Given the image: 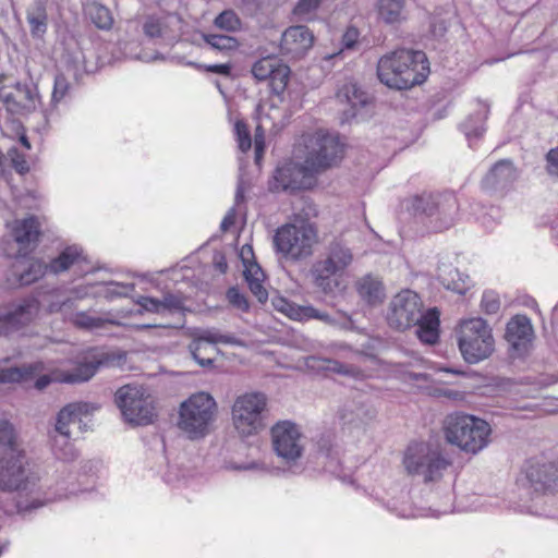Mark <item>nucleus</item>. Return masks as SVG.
<instances>
[{
    "label": "nucleus",
    "instance_id": "f257e3e1",
    "mask_svg": "<svg viewBox=\"0 0 558 558\" xmlns=\"http://www.w3.org/2000/svg\"><path fill=\"white\" fill-rule=\"evenodd\" d=\"M429 63L421 50L398 49L383 56L377 63L378 80L395 89H409L427 78Z\"/></svg>",
    "mask_w": 558,
    "mask_h": 558
},
{
    "label": "nucleus",
    "instance_id": "f03ea898",
    "mask_svg": "<svg viewBox=\"0 0 558 558\" xmlns=\"http://www.w3.org/2000/svg\"><path fill=\"white\" fill-rule=\"evenodd\" d=\"M402 207L415 219L430 220V229L439 232L450 228L458 209V201L451 193H422L402 201Z\"/></svg>",
    "mask_w": 558,
    "mask_h": 558
},
{
    "label": "nucleus",
    "instance_id": "7ed1b4c3",
    "mask_svg": "<svg viewBox=\"0 0 558 558\" xmlns=\"http://www.w3.org/2000/svg\"><path fill=\"white\" fill-rule=\"evenodd\" d=\"M446 440L465 453L476 454L489 444V424L474 415L452 413L444 425Z\"/></svg>",
    "mask_w": 558,
    "mask_h": 558
},
{
    "label": "nucleus",
    "instance_id": "20e7f679",
    "mask_svg": "<svg viewBox=\"0 0 558 558\" xmlns=\"http://www.w3.org/2000/svg\"><path fill=\"white\" fill-rule=\"evenodd\" d=\"M216 412V401L209 393H194L180 404L178 428L192 440L203 438L209 433Z\"/></svg>",
    "mask_w": 558,
    "mask_h": 558
},
{
    "label": "nucleus",
    "instance_id": "39448f33",
    "mask_svg": "<svg viewBox=\"0 0 558 558\" xmlns=\"http://www.w3.org/2000/svg\"><path fill=\"white\" fill-rule=\"evenodd\" d=\"M494 337L487 322L481 317L463 320L458 333V345L465 362L476 364L494 352Z\"/></svg>",
    "mask_w": 558,
    "mask_h": 558
},
{
    "label": "nucleus",
    "instance_id": "423d86ee",
    "mask_svg": "<svg viewBox=\"0 0 558 558\" xmlns=\"http://www.w3.org/2000/svg\"><path fill=\"white\" fill-rule=\"evenodd\" d=\"M316 242V229L308 222H303L301 226L284 225L277 230L274 236V245L277 252L282 253L286 259L293 262L312 256L313 246Z\"/></svg>",
    "mask_w": 558,
    "mask_h": 558
},
{
    "label": "nucleus",
    "instance_id": "0eeeda50",
    "mask_svg": "<svg viewBox=\"0 0 558 558\" xmlns=\"http://www.w3.org/2000/svg\"><path fill=\"white\" fill-rule=\"evenodd\" d=\"M403 464L409 474L422 475L427 483L439 480L450 462L427 444L412 442L407 448Z\"/></svg>",
    "mask_w": 558,
    "mask_h": 558
},
{
    "label": "nucleus",
    "instance_id": "6e6552de",
    "mask_svg": "<svg viewBox=\"0 0 558 558\" xmlns=\"http://www.w3.org/2000/svg\"><path fill=\"white\" fill-rule=\"evenodd\" d=\"M266 405L267 398L260 392L238 397L232 408V420L236 430L243 436H251L263 429Z\"/></svg>",
    "mask_w": 558,
    "mask_h": 558
},
{
    "label": "nucleus",
    "instance_id": "1a4fd4ad",
    "mask_svg": "<svg viewBox=\"0 0 558 558\" xmlns=\"http://www.w3.org/2000/svg\"><path fill=\"white\" fill-rule=\"evenodd\" d=\"M114 400L129 423L147 425L153 422V400L149 395H145L142 387L125 385L117 390Z\"/></svg>",
    "mask_w": 558,
    "mask_h": 558
},
{
    "label": "nucleus",
    "instance_id": "9d476101",
    "mask_svg": "<svg viewBox=\"0 0 558 558\" xmlns=\"http://www.w3.org/2000/svg\"><path fill=\"white\" fill-rule=\"evenodd\" d=\"M423 302L412 290H403L396 294L388 306V325L397 331H405L422 318Z\"/></svg>",
    "mask_w": 558,
    "mask_h": 558
},
{
    "label": "nucleus",
    "instance_id": "9b49d317",
    "mask_svg": "<svg viewBox=\"0 0 558 558\" xmlns=\"http://www.w3.org/2000/svg\"><path fill=\"white\" fill-rule=\"evenodd\" d=\"M39 302L26 298L0 305V337H8L29 325L39 313Z\"/></svg>",
    "mask_w": 558,
    "mask_h": 558
},
{
    "label": "nucleus",
    "instance_id": "f8f14e48",
    "mask_svg": "<svg viewBox=\"0 0 558 558\" xmlns=\"http://www.w3.org/2000/svg\"><path fill=\"white\" fill-rule=\"evenodd\" d=\"M39 96L32 83L16 82L0 88V101L5 111L13 117H24L36 110Z\"/></svg>",
    "mask_w": 558,
    "mask_h": 558
},
{
    "label": "nucleus",
    "instance_id": "ddd939ff",
    "mask_svg": "<svg viewBox=\"0 0 558 558\" xmlns=\"http://www.w3.org/2000/svg\"><path fill=\"white\" fill-rule=\"evenodd\" d=\"M121 356L90 347L76 354L72 360V384L92 379L100 367H111L119 363Z\"/></svg>",
    "mask_w": 558,
    "mask_h": 558
},
{
    "label": "nucleus",
    "instance_id": "4468645a",
    "mask_svg": "<svg viewBox=\"0 0 558 558\" xmlns=\"http://www.w3.org/2000/svg\"><path fill=\"white\" fill-rule=\"evenodd\" d=\"M343 157V144L338 135L317 132L315 143L306 156L316 173L336 166Z\"/></svg>",
    "mask_w": 558,
    "mask_h": 558
},
{
    "label": "nucleus",
    "instance_id": "2eb2a0df",
    "mask_svg": "<svg viewBox=\"0 0 558 558\" xmlns=\"http://www.w3.org/2000/svg\"><path fill=\"white\" fill-rule=\"evenodd\" d=\"M316 174L314 169L306 163V159L303 163L288 161L277 167L274 180L277 190L294 193L311 189L316 182Z\"/></svg>",
    "mask_w": 558,
    "mask_h": 558
},
{
    "label": "nucleus",
    "instance_id": "dca6fc26",
    "mask_svg": "<svg viewBox=\"0 0 558 558\" xmlns=\"http://www.w3.org/2000/svg\"><path fill=\"white\" fill-rule=\"evenodd\" d=\"M26 459L22 450L7 451L0 457V489L12 492L26 489L32 481L31 473L26 469Z\"/></svg>",
    "mask_w": 558,
    "mask_h": 558
},
{
    "label": "nucleus",
    "instance_id": "f3484780",
    "mask_svg": "<svg viewBox=\"0 0 558 558\" xmlns=\"http://www.w3.org/2000/svg\"><path fill=\"white\" fill-rule=\"evenodd\" d=\"M39 235V222L35 217L15 220L9 235L8 247L3 251L9 257L25 256L36 247Z\"/></svg>",
    "mask_w": 558,
    "mask_h": 558
},
{
    "label": "nucleus",
    "instance_id": "a211bd4d",
    "mask_svg": "<svg viewBox=\"0 0 558 558\" xmlns=\"http://www.w3.org/2000/svg\"><path fill=\"white\" fill-rule=\"evenodd\" d=\"M505 339L509 344V355L512 359L526 356L533 345L534 329L526 315L513 316L506 326Z\"/></svg>",
    "mask_w": 558,
    "mask_h": 558
},
{
    "label": "nucleus",
    "instance_id": "6ab92c4d",
    "mask_svg": "<svg viewBox=\"0 0 558 558\" xmlns=\"http://www.w3.org/2000/svg\"><path fill=\"white\" fill-rule=\"evenodd\" d=\"M272 446L276 453L287 462L295 461L302 454L299 445L300 432L298 426L289 421L277 423L271 428Z\"/></svg>",
    "mask_w": 558,
    "mask_h": 558
},
{
    "label": "nucleus",
    "instance_id": "aec40b11",
    "mask_svg": "<svg viewBox=\"0 0 558 558\" xmlns=\"http://www.w3.org/2000/svg\"><path fill=\"white\" fill-rule=\"evenodd\" d=\"M525 481L535 494H551L558 490V468L553 462L529 461Z\"/></svg>",
    "mask_w": 558,
    "mask_h": 558
},
{
    "label": "nucleus",
    "instance_id": "412c9836",
    "mask_svg": "<svg viewBox=\"0 0 558 558\" xmlns=\"http://www.w3.org/2000/svg\"><path fill=\"white\" fill-rule=\"evenodd\" d=\"M313 32L305 25H294L283 32L280 51L291 59H300L313 47Z\"/></svg>",
    "mask_w": 558,
    "mask_h": 558
},
{
    "label": "nucleus",
    "instance_id": "4be33fe9",
    "mask_svg": "<svg viewBox=\"0 0 558 558\" xmlns=\"http://www.w3.org/2000/svg\"><path fill=\"white\" fill-rule=\"evenodd\" d=\"M336 98L343 106L341 122H351L357 118L361 110L364 109L369 101L368 95L363 92L356 83L350 82L340 87Z\"/></svg>",
    "mask_w": 558,
    "mask_h": 558
},
{
    "label": "nucleus",
    "instance_id": "5701e85b",
    "mask_svg": "<svg viewBox=\"0 0 558 558\" xmlns=\"http://www.w3.org/2000/svg\"><path fill=\"white\" fill-rule=\"evenodd\" d=\"M517 179V170L509 159L497 161L482 180V187L490 193L504 194Z\"/></svg>",
    "mask_w": 558,
    "mask_h": 558
},
{
    "label": "nucleus",
    "instance_id": "b1692460",
    "mask_svg": "<svg viewBox=\"0 0 558 558\" xmlns=\"http://www.w3.org/2000/svg\"><path fill=\"white\" fill-rule=\"evenodd\" d=\"M271 305L278 312L286 314L291 319H308V318H317L325 323H331V317L325 313L319 312L313 306H301L293 302H290L288 299L281 295H274L271 298Z\"/></svg>",
    "mask_w": 558,
    "mask_h": 558
},
{
    "label": "nucleus",
    "instance_id": "393cba45",
    "mask_svg": "<svg viewBox=\"0 0 558 558\" xmlns=\"http://www.w3.org/2000/svg\"><path fill=\"white\" fill-rule=\"evenodd\" d=\"M245 246L242 248L241 258L244 264L243 277L248 286L252 294L257 299L260 304H265L268 300V292L265 289L263 281L265 274L262 267L255 262H250L245 256Z\"/></svg>",
    "mask_w": 558,
    "mask_h": 558
},
{
    "label": "nucleus",
    "instance_id": "a878e982",
    "mask_svg": "<svg viewBox=\"0 0 558 558\" xmlns=\"http://www.w3.org/2000/svg\"><path fill=\"white\" fill-rule=\"evenodd\" d=\"M360 298L371 306L381 304L386 299L385 284L378 276L367 274L356 281Z\"/></svg>",
    "mask_w": 558,
    "mask_h": 558
},
{
    "label": "nucleus",
    "instance_id": "bb28decb",
    "mask_svg": "<svg viewBox=\"0 0 558 558\" xmlns=\"http://www.w3.org/2000/svg\"><path fill=\"white\" fill-rule=\"evenodd\" d=\"M440 312L437 307H430L425 313L422 312L415 333L417 338L425 344L433 345L439 340Z\"/></svg>",
    "mask_w": 558,
    "mask_h": 558
},
{
    "label": "nucleus",
    "instance_id": "cd10ccee",
    "mask_svg": "<svg viewBox=\"0 0 558 558\" xmlns=\"http://www.w3.org/2000/svg\"><path fill=\"white\" fill-rule=\"evenodd\" d=\"M313 284L324 293H331L339 282L336 275L340 274L335 266L328 265L324 259L313 264L310 270Z\"/></svg>",
    "mask_w": 558,
    "mask_h": 558
},
{
    "label": "nucleus",
    "instance_id": "c85d7f7f",
    "mask_svg": "<svg viewBox=\"0 0 558 558\" xmlns=\"http://www.w3.org/2000/svg\"><path fill=\"white\" fill-rule=\"evenodd\" d=\"M46 274L45 264L38 259L16 260L13 265V275L21 286H28Z\"/></svg>",
    "mask_w": 558,
    "mask_h": 558
},
{
    "label": "nucleus",
    "instance_id": "c756f323",
    "mask_svg": "<svg viewBox=\"0 0 558 558\" xmlns=\"http://www.w3.org/2000/svg\"><path fill=\"white\" fill-rule=\"evenodd\" d=\"M43 369L44 364L41 362L0 368V384L27 383L40 374Z\"/></svg>",
    "mask_w": 558,
    "mask_h": 558
},
{
    "label": "nucleus",
    "instance_id": "7c9ffc66",
    "mask_svg": "<svg viewBox=\"0 0 558 558\" xmlns=\"http://www.w3.org/2000/svg\"><path fill=\"white\" fill-rule=\"evenodd\" d=\"M83 12L98 29L110 31L114 20L111 11L97 1H86L83 3Z\"/></svg>",
    "mask_w": 558,
    "mask_h": 558
},
{
    "label": "nucleus",
    "instance_id": "2f4dec72",
    "mask_svg": "<svg viewBox=\"0 0 558 558\" xmlns=\"http://www.w3.org/2000/svg\"><path fill=\"white\" fill-rule=\"evenodd\" d=\"M438 280L447 290L458 294H464L470 289L469 276L457 268L439 269Z\"/></svg>",
    "mask_w": 558,
    "mask_h": 558
},
{
    "label": "nucleus",
    "instance_id": "473e14b6",
    "mask_svg": "<svg viewBox=\"0 0 558 558\" xmlns=\"http://www.w3.org/2000/svg\"><path fill=\"white\" fill-rule=\"evenodd\" d=\"M26 20L29 24L31 34L39 37L47 31V12L45 4L35 0L26 10Z\"/></svg>",
    "mask_w": 558,
    "mask_h": 558
},
{
    "label": "nucleus",
    "instance_id": "72a5a7b5",
    "mask_svg": "<svg viewBox=\"0 0 558 558\" xmlns=\"http://www.w3.org/2000/svg\"><path fill=\"white\" fill-rule=\"evenodd\" d=\"M404 0H378V17L386 24L401 23L404 16Z\"/></svg>",
    "mask_w": 558,
    "mask_h": 558
},
{
    "label": "nucleus",
    "instance_id": "f704fd0d",
    "mask_svg": "<svg viewBox=\"0 0 558 558\" xmlns=\"http://www.w3.org/2000/svg\"><path fill=\"white\" fill-rule=\"evenodd\" d=\"M351 250L339 241H332L327 248V256L324 259L328 265L341 274L352 262Z\"/></svg>",
    "mask_w": 558,
    "mask_h": 558
},
{
    "label": "nucleus",
    "instance_id": "c9c22d12",
    "mask_svg": "<svg viewBox=\"0 0 558 558\" xmlns=\"http://www.w3.org/2000/svg\"><path fill=\"white\" fill-rule=\"evenodd\" d=\"M189 351L193 360L201 367H211L214 365L215 355L217 354L218 349L214 345H209V343H206L205 341L195 338L189 344Z\"/></svg>",
    "mask_w": 558,
    "mask_h": 558
},
{
    "label": "nucleus",
    "instance_id": "e433bc0d",
    "mask_svg": "<svg viewBox=\"0 0 558 558\" xmlns=\"http://www.w3.org/2000/svg\"><path fill=\"white\" fill-rule=\"evenodd\" d=\"M204 41L216 51L230 54L238 50L240 43L235 37L222 34H203Z\"/></svg>",
    "mask_w": 558,
    "mask_h": 558
},
{
    "label": "nucleus",
    "instance_id": "4c0bfd02",
    "mask_svg": "<svg viewBox=\"0 0 558 558\" xmlns=\"http://www.w3.org/2000/svg\"><path fill=\"white\" fill-rule=\"evenodd\" d=\"M98 410V407L88 402H72V424L77 423L82 432L90 428L92 415Z\"/></svg>",
    "mask_w": 558,
    "mask_h": 558
},
{
    "label": "nucleus",
    "instance_id": "58836bf2",
    "mask_svg": "<svg viewBox=\"0 0 558 558\" xmlns=\"http://www.w3.org/2000/svg\"><path fill=\"white\" fill-rule=\"evenodd\" d=\"M290 73L291 71L288 65L278 62L269 77V85L275 95L279 96L286 90Z\"/></svg>",
    "mask_w": 558,
    "mask_h": 558
},
{
    "label": "nucleus",
    "instance_id": "ea45409f",
    "mask_svg": "<svg viewBox=\"0 0 558 558\" xmlns=\"http://www.w3.org/2000/svg\"><path fill=\"white\" fill-rule=\"evenodd\" d=\"M214 25L226 32H236L241 28V20L233 10H225L215 17Z\"/></svg>",
    "mask_w": 558,
    "mask_h": 558
},
{
    "label": "nucleus",
    "instance_id": "a19ab883",
    "mask_svg": "<svg viewBox=\"0 0 558 558\" xmlns=\"http://www.w3.org/2000/svg\"><path fill=\"white\" fill-rule=\"evenodd\" d=\"M2 448L10 452H15L19 449L13 425L8 420L0 418V449Z\"/></svg>",
    "mask_w": 558,
    "mask_h": 558
},
{
    "label": "nucleus",
    "instance_id": "79ce46f5",
    "mask_svg": "<svg viewBox=\"0 0 558 558\" xmlns=\"http://www.w3.org/2000/svg\"><path fill=\"white\" fill-rule=\"evenodd\" d=\"M451 17H444L438 14H434L429 19V31L428 34L432 39L440 41L445 38L448 28L450 26Z\"/></svg>",
    "mask_w": 558,
    "mask_h": 558
},
{
    "label": "nucleus",
    "instance_id": "37998d69",
    "mask_svg": "<svg viewBox=\"0 0 558 558\" xmlns=\"http://www.w3.org/2000/svg\"><path fill=\"white\" fill-rule=\"evenodd\" d=\"M278 61L272 58H262L254 62L252 66V74L258 81L269 80Z\"/></svg>",
    "mask_w": 558,
    "mask_h": 558
},
{
    "label": "nucleus",
    "instance_id": "c03bdc74",
    "mask_svg": "<svg viewBox=\"0 0 558 558\" xmlns=\"http://www.w3.org/2000/svg\"><path fill=\"white\" fill-rule=\"evenodd\" d=\"M82 253L80 246L72 244V274L77 272L80 276L94 271V267Z\"/></svg>",
    "mask_w": 558,
    "mask_h": 558
},
{
    "label": "nucleus",
    "instance_id": "a18cd8bd",
    "mask_svg": "<svg viewBox=\"0 0 558 558\" xmlns=\"http://www.w3.org/2000/svg\"><path fill=\"white\" fill-rule=\"evenodd\" d=\"M7 158L11 167L20 174H25L29 171V165L23 151L16 146H12L7 151Z\"/></svg>",
    "mask_w": 558,
    "mask_h": 558
},
{
    "label": "nucleus",
    "instance_id": "49530a36",
    "mask_svg": "<svg viewBox=\"0 0 558 558\" xmlns=\"http://www.w3.org/2000/svg\"><path fill=\"white\" fill-rule=\"evenodd\" d=\"M196 339L205 341L209 343V345H215L217 343L223 344H240L241 341L236 339L232 335H222L214 330H205L203 331Z\"/></svg>",
    "mask_w": 558,
    "mask_h": 558
},
{
    "label": "nucleus",
    "instance_id": "de8ad7c7",
    "mask_svg": "<svg viewBox=\"0 0 558 558\" xmlns=\"http://www.w3.org/2000/svg\"><path fill=\"white\" fill-rule=\"evenodd\" d=\"M226 298L232 307L244 313L250 311V302L238 287H230L226 292Z\"/></svg>",
    "mask_w": 558,
    "mask_h": 558
},
{
    "label": "nucleus",
    "instance_id": "09e8293b",
    "mask_svg": "<svg viewBox=\"0 0 558 558\" xmlns=\"http://www.w3.org/2000/svg\"><path fill=\"white\" fill-rule=\"evenodd\" d=\"M315 364H312V367H317L320 369H325L328 372H332L341 375L351 374L349 365H345L337 360L331 359H313Z\"/></svg>",
    "mask_w": 558,
    "mask_h": 558
},
{
    "label": "nucleus",
    "instance_id": "8fccbe9b",
    "mask_svg": "<svg viewBox=\"0 0 558 558\" xmlns=\"http://www.w3.org/2000/svg\"><path fill=\"white\" fill-rule=\"evenodd\" d=\"M46 272L58 275L70 267V247H65L61 254L53 258L48 265L45 264Z\"/></svg>",
    "mask_w": 558,
    "mask_h": 558
},
{
    "label": "nucleus",
    "instance_id": "3c124183",
    "mask_svg": "<svg viewBox=\"0 0 558 558\" xmlns=\"http://www.w3.org/2000/svg\"><path fill=\"white\" fill-rule=\"evenodd\" d=\"M107 320L100 317L89 316L85 313H78L75 319H72V323L81 328L86 330H93L104 327Z\"/></svg>",
    "mask_w": 558,
    "mask_h": 558
},
{
    "label": "nucleus",
    "instance_id": "603ef678",
    "mask_svg": "<svg viewBox=\"0 0 558 558\" xmlns=\"http://www.w3.org/2000/svg\"><path fill=\"white\" fill-rule=\"evenodd\" d=\"M234 131L240 150L246 153L252 147V138L247 125L243 121H236Z\"/></svg>",
    "mask_w": 558,
    "mask_h": 558
},
{
    "label": "nucleus",
    "instance_id": "864d4df0",
    "mask_svg": "<svg viewBox=\"0 0 558 558\" xmlns=\"http://www.w3.org/2000/svg\"><path fill=\"white\" fill-rule=\"evenodd\" d=\"M51 445L57 454H60V458L66 459L70 454L69 450V439L70 435L65 433L60 434H50Z\"/></svg>",
    "mask_w": 558,
    "mask_h": 558
},
{
    "label": "nucleus",
    "instance_id": "5fc2aeb1",
    "mask_svg": "<svg viewBox=\"0 0 558 558\" xmlns=\"http://www.w3.org/2000/svg\"><path fill=\"white\" fill-rule=\"evenodd\" d=\"M72 72L76 81L80 80L82 74L89 72L86 65V56L81 48L72 51Z\"/></svg>",
    "mask_w": 558,
    "mask_h": 558
},
{
    "label": "nucleus",
    "instance_id": "6e6d98bb",
    "mask_svg": "<svg viewBox=\"0 0 558 558\" xmlns=\"http://www.w3.org/2000/svg\"><path fill=\"white\" fill-rule=\"evenodd\" d=\"M481 307L487 315L497 314L500 310V301L494 291H486L482 296Z\"/></svg>",
    "mask_w": 558,
    "mask_h": 558
},
{
    "label": "nucleus",
    "instance_id": "4d7b16f0",
    "mask_svg": "<svg viewBox=\"0 0 558 558\" xmlns=\"http://www.w3.org/2000/svg\"><path fill=\"white\" fill-rule=\"evenodd\" d=\"M143 33L148 38H158L162 35V24L160 19L149 15L143 23Z\"/></svg>",
    "mask_w": 558,
    "mask_h": 558
},
{
    "label": "nucleus",
    "instance_id": "13d9d810",
    "mask_svg": "<svg viewBox=\"0 0 558 558\" xmlns=\"http://www.w3.org/2000/svg\"><path fill=\"white\" fill-rule=\"evenodd\" d=\"M65 433L70 435V404L64 405L57 416L54 428L50 434Z\"/></svg>",
    "mask_w": 558,
    "mask_h": 558
},
{
    "label": "nucleus",
    "instance_id": "bf43d9fd",
    "mask_svg": "<svg viewBox=\"0 0 558 558\" xmlns=\"http://www.w3.org/2000/svg\"><path fill=\"white\" fill-rule=\"evenodd\" d=\"M69 82L65 75L59 74L54 78V85L52 90V102L58 104L61 101L69 90Z\"/></svg>",
    "mask_w": 558,
    "mask_h": 558
},
{
    "label": "nucleus",
    "instance_id": "052dcab7",
    "mask_svg": "<svg viewBox=\"0 0 558 558\" xmlns=\"http://www.w3.org/2000/svg\"><path fill=\"white\" fill-rule=\"evenodd\" d=\"M322 0H299L293 9L294 15L304 16L316 10Z\"/></svg>",
    "mask_w": 558,
    "mask_h": 558
},
{
    "label": "nucleus",
    "instance_id": "680f3d73",
    "mask_svg": "<svg viewBox=\"0 0 558 558\" xmlns=\"http://www.w3.org/2000/svg\"><path fill=\"white\" fill-rule=\"evenodd\" d=\"M161 308L163 311H181L183 308V302L181 298L172 293H167L161 300Z\"/></svg>",
    "mask_w": 558,
    "mask_h": 558
},
{
    "label": "nucleus",
    "instance_id": "e2e57ef3",
    "mask_svg": "<svg viewBox=\"0 0 558 558\" xmlns=\"http://www.w3.org/2000/svg\"><path fill=\"white\" fill-rule=\"evenodd\" d=\"M137 304L141 305L145 311L153 313H161V300L150 298V296H141L137 300Z\"/></svg>",
    "mask_w": 558,
    "mask_h": 558
},
{
    "label": "nucleus",
    "instance_id": "0e129e2a",
    "mask_svg": "<svg viewBox=\"0 0 558 558\" xmlns=\"http://www.w3.org/2000/svg\"><path fill=\"white\" fill-rule=\"evenodd\" d=\"M547 172L558 177V147L550 149L546 155Z\"/></svg>",
    "mask_w": 558,
    "mask_h": 558
},
{
    "label": "nucleus",
    "instance_id": "69168bd1",
    "mask_svg": "<svg viewBox=\"0 0 558 558\" xmlns=\"http://www.w3.org/2000/svg\"><path fill=\"white\" fill-rule=\"evenodd\" d=\"M205 72L216 73L222 76H231L232 64L229 62L220 64H207Z\"/></svg>",
    "mask_w": 558,
    "mask_h": 558
},
{
    "label": "nucleus",
    "instance_id": "338daca9",
    "mask_svg": "<svg viewBox=\"0 0 558 558\" xmlns=\"http://www.w3.org/2000/svg\"><path fill=\"white\" fill-rule=\"evenodd\" d=\"M94 288H95V284H90V283H88L86 287L77 286L75 288H72V300L73 299H83L89 294L95 295L96 293L90 291Z\"/></svg>",
    "mask_w": 558,
    "mask_h": 558
},
{
    "label": "nucleus",
    "instance_id": "774afa93",
    "mask_svg": "<svg viewBox=\"0 0 558 558\" xmlns=\"http://www.w3.org/2000/svg\"><path fill=\"white\" fill-rule=\"evenodd\" d=\"M357 38V29L354 27L349 28L342 38L343 47L347 49H351L354 47Z\"/></svg>",
    "mask_w": 558,
    "mask_h": 558
}]
</instances>
